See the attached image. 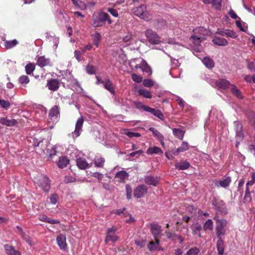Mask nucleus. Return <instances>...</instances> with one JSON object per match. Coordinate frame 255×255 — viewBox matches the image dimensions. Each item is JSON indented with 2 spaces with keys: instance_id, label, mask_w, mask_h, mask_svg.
<instances>
[{
  "instance_id": "ea45409f",
  "label": "nucleus",
  "mask_w": 255,
  "mask_h": 255,
  "mask_svg": "<svg viewBox=\"0 0 255 255\" xmlns=\"http://www.w3.org/2000/svg\"><path fill=\"white\" fill-rule=\"evenodd\" d=\"M30 80L28 76L22 75L18 78V82L23 87H26V85L29 82Z\"/></svg>"
},
{
  "instance_id": "603ef678",
  "label": "nucleus",
  "mask_w": 255,
  "mask_h": 255,
  "mask_svg": "<svg viewBox=\"0 0 255 255\" xmlns=\"http://www.w3.org/2000/svg\"><path fill=\"white\" fill-rule=\"evenodd\" d=\"M126 196L128 200L131 199L132 190L131 186L128 184L126 186Z\"/></svg>"
},
{
  "instance_id": "c85d7f7f",
  "label": "nucleus",
  "mask_w": 255,
  "mask_h": 255,
  "mask_svg": "<svg viewBox=\"0 0 255 255\" xmlns=\"http://www.w3.org/2000/svg\"><path fill=\"white\" fill-rule=\"evenodd\" d=\"M175 166L179 170H185L189 167L190 164L186 161H183L180 162H176Z\"/></svg>"
},
{
  "instance_id": "a18cd8bd",
  "label": "nucleus",
  "mask_w": 255,
  "mask_h": 255,
  "mask_svg": "<svg viewBox=\"0 0 255 255\" xmlns=\"http://www.w3.org/2000/svg\"><path fill=\"white\" fill-rule=\"evenodd\" d=\"M18 44V41L16 39L6 41L4 43L5 46L7 48H11Z\"/></svg>"
},
{
  "instance_id": "7c9ffc66",
  "label": "nucleus",
  "mask_w": 255,
  "mask_h": 255,
  "mask_svg": "<svg viewBox=\"0 0 255 255\" xmlns=\"http://www.w3.org/2000/svg\"><path fill=\"white\" fill-rule=\"evenodd\" d=\"M138 93L139 95L147 99H151L152 95L150 92L145 89L141 88L138 90Z\"/></svg>"
},
{
  "instance_id": "bb28decb",
  "label": "nucleus",
  "mask_w": 255,
  "mask_h": 255,
  "mask_svg": "<svg viewBox=\"0 0 255 255\" xmlns=\"http://www.w3.org/2000/svg\"><path fill=\"white\" fill-rule=\"evenodd\" d=\"M202 61L204 65L209 69H211L214 67L215 64L214 61L210 57H205Z\"/></svg>"
},
{
  "instance_id": "6e6d98bb",
  "label": "nucleus",
  "mask_w": 255,
  "mask_h": 255,
  "mask_svg": "<svg viewBox=\"0 0 255 255\" xmlns=\"http://www.w3.org/2000/svg\"><path fill=\"white\" fill-rule=\"evenodd\" d=\"M0 105L3 109L7 110L10 107V103L8 101L0 100Z\"/></svg>"
},
{
  "instance_id": "1a4fd4ad",
  "label": "nucleus",
  "mask_w": 255,
  "mask_h": 255,
  "mask_svg": "<svg viewBox=\"0 0 255 255\" xmlns=\"http://www.w3.org/2000/svg\"><path fill=\"white\" fill-rule=\"evenodd\" d=\"M145 35L147 39L151 43L156 44L160 41L159 36L151 29H147L145 31Z\"/></svg>"
},
{
  "instance_id": "20e7f679",
  "label": "nucleus",
  "mask_w": 255,
  "mask_h": 255,
  "mask_svg": "<svg viewBox=\"0 0 255 255\" xmlns=\"http://www.w3.org/2000/svg\"><path fill=\"white\" fill-rule=\"evenodd\" d=\"M133 62L136 63L135 65V69L139 68L143 73L147 74L148 75H151V69L144 60L142 58H136L134 59Z\"/></svg>"
},
{
  "instance_id": "79ce46f5",
  "label": "nucleus",
  "mask_w": 255,
  "mask_h": 255,
  "mask_svg": "<svg viewBox=\"0 0 255 255\" xmlns=\"http://www.w3.org/2000/svg\"><path fill=\"white\" fill-rule=\"evenodd\" d=\"M213 227V222L211 219L207 220L204 224L203 229L205 231H212Z\"/></svg>"
},
{
  "instance_id": "a878e982",
  "label": "nucleus",
  "mask_w": 255,
  "mask_h": 255,
  "mask_svg": "<svg viewBox=\"0 0 255 255\" xmlns=\"http://www.w3.org/2000/svg\"><path fill=\"white\" fill-rule=\"evenodd\" d=\"M212 41L215 44L219 46H226L228 44V41L226 39L220 37H215Z\"/></svg>"
},
{
  "instance_id": "c03bdc74",
  "label": "nucleus",
  "mask_w": 255,
  "mask_h": 255,
  "mask_svg": "<svg viewBox=\"0 0 255 255\" xmlns=\"http://www.w3.org/2000/svg\"><path fill=\"white\" fill-rule=\"evenodd\" d=\"M97 70V68L95 66L90 64H88L86 68L87 73L91 75L95 74Z\"/></svg>"
},
{
  "instance_id": "774afa93",
  "label": "nucleus",
  "mask_w": 255,
  "mask_h": 255,
  "mask_svg": "<svg viewBox=\"0 0 255 255\" xmlns=\"http://www.w3.org/2000/svg\"><path fill=\"white\" fill-rule=\"evenodd\" d=\"M248 67L251 70L255 71V61L249 62L248 63Z\"/></svg>"
},
{
  "instance_id": "680f3d73",
  "label": "nucleus",
  "mask_w": 255,
  "mask_h": 255,
  "mask_svg": "<svg viewBox=\"0 0 255 255\" xmlns=\"http://www.w3.org/2000/svg\"><path fill=\"white\" fill-rule=\"evenodd\" d=\"M92 176L97 178L99 181L102 180L103 178V175L99 172L93 173Z\"/></svg>"
},
{
  "instance_id": "49530a36",
  "label": "nucleus",
  "mask_w": 255,
  "mask_h": 255,
  "mask_svg": "<svg viewBox=\"0 0 255 255\" xmlns=\"http://www.w3.org/2000/svg\"><path fill=\"white\" fill-rule=\"evenodd\" d=\"M124 133L125 134L127 135L130 138L133 137H138L140 136V134L139 133L129 131L127 129L124 130Z\"/></svg>"
},
{
  "instance_id": "cd10ccee",
  "label": "nucleus",
  "mask_w": 255,
  "mask_h": 255,
  "mask_svg": "<svg viewBox=\"0 0 255 255\" xmlns=\"http://www.w3.org/2000/svg\"><path fill=\"white\" fill-rule=\"evenodd\" d=\"M69 160L65 156H61L59 158V160L57 163V165L60 168H64L69 164Z\"/></svg>"
},
{
  "instance_id": "dca6fc26",
  "label": "nucleus",
  "mask_w": 255,
  "mask_h": 255,
  "mask_svg": "<svg viewBox=\"0 0 255 255\" xmlns=\"http://www.w3.org/2000/svg\"><path fill=\"white\" fill-rule=\"evenodd\" d=\"M128 174L126 171L121 170L118 172L115 175V178L119 182H123L128 179Z\"/></svg>"
},
{
  "instance_id": "e433bc0d",
  "label": "nucleus",
  "mask_w": 255,
  "mask_h": 255,
  "mask_svg": "<svg viewBox=\"0 0 255 255\" xmlns=\"http://www.w3.org/2000/svg\"><path fill=\"white\" fill-rule=\"evenodd\" d=\"M146 153L148 154L162 153L161 149L157 146L150 147L147 149Z\"/></svg>"
},
{
  "instance_id": "58836bf2",
  "label": "nucleus",
  "mask_w": 255,
  "mask_h": 255,
  "mask_svg": "<svg viewBox=\"0 0 255 255\" xmlns=\"http://www.w3.org/2000/svg\"><path fill=\"white\" fill-rule=\"evenodd\" d=\"M239 19L236 21L237 26L239 27L241 31L246 32L248 29L247 24L246 23L241 21L240 18H239Z\"/></svg>"
},
{
  "instance_id": "ddd939ff",
  "label": "nucleus",
  "mask_w": 255,
  "mask_h": 255,
  "mask_svg": "<svg viewBox=\"0 0 255 255\" xmlns=\"http://www.w3.org/2000/svg\"><path fill=\"white\" fill-rule=\"evenodd\" d=\"M151 232L154 239H157L160 235L162 230L161 227L158 224H151L150 226Z\"/></svg>"
},
{
  "instance_id": "8fccbe9b",
  "label": "nucleus",
  "mask_w": 255,
  "mask_h": 255,
  "mask_svg": "<svg viewBox=\"0 0 255 255\" xmlns=\"http://www.w3.org/2000/svg\"><path fill=\"white\" fill-rule=\"evenodd\" d=\"M200 250L197 247H193L189 249L186 253V255H197Z\"/></svg>"
},
{
  "instance_id": "2f4dec72",
  "label": "nucleus",
  "mask_w": 255,
  "mask_h": 255,
  "mask_svg": "<svg viewBox=\"0 0 255 255\" xmlns=\"http://www.w3.org/2000/svg\"><path fill=\"white\" fill-rule=\"evenodd\" d=\"M17 228L19 231L23 239L27 242V243H28L29 245L32 246V244L30 237L28 236L25 233H24L22 231L21 227L17 226Z\"/></svg>"
},
{
  "instance_id": "5fc2aeb1",
  "label": "nucleus",
  "mask_w": 255,
  "mask_h": 255,
  "mask_svg": "<svg viewBox=\"0 0 255 255\" xmlns=\"http://www.w3.org/2000/svg\"><path fill=\"white\" fill-rule=\"evenodd\" d=\"M59 200V197L57 194H52L50 197V203L52 204L55 205Z\"/></svg>"
},
{
  "instance_id": "f3484780",
  "label": "nucleus",
  "mask_w": 255,
  "mask_h": 255,
  "mask_svg": "<svg viewBox=\"0 0 255 255\" xmlns=\"http://www.w3.org/2000/svg\"><path fill=\"white\" fill-rule=\"evenodd\" d=\"M189 148V144L187 142L183 141L181 146L178 148L173 149L172 153L174 155H177L178 153L182 152L188 150Z\"/></svg>"
},
{
  "instance_id": "b1692460",
  "label": "nucleus",
  "mask_w": 255,
  "mask_h": 255,
  "mask_svg": "<svg viewBox=\"0 0 255 255\" xmlns=\"http://www.w3.org/2000/svg\"><path fill=\"white\" fill-rule=\"evenodd\" d=\"M149 130L152 132L154 136L159 140L161 144L164 146V143L163 135L154 128H150Z\"/></svg>"
},
{
  "instance_id": "f704fd0d",
  "label": "nucleus",
  "mask_w": 255,
  "mask_h": 255,
  "mask_svg": "<svg viewBox=\"0 0 255 255\" xmlns=\"http://www.w3.org/2000/svg\"><path fill=\"white\" fill-rule=\"evenodd\" d=\"M219 240L217 242V247L218 251V254L220 255H222L224 253V246L223 241L222 240V238H218Z\"/></svg>"
},
{
  "instance_id": "bf43d9fd",
  "label": "nucleus",
  "mask_w": 255,
  "mask_h": 255,
  "mask_svg": "<svg viewBox=\"0 0 255 255\" xmlns=\"http://www.w3.org/2000/svg\"><path fill=\"white\" fill-rule=\"evenodd\" d=\"M131 78L133 81L136 83H140L142 80V77L136 74H132L131 75Z\"/></svg>"
},
{
  "instance_id": "9b49d317",
  "label": "nucleus",
  "mask_w": 255,
  "mask_h": 255,
  "mask_svg": "<svg viewBox=\"0 0 255 255\" xmlns=\"http://www.w3.org/2000/svg\"><path fill=\"white\" fill-rule=\"evenodd\" d=\"M0 123L7 127H13L16 125L18 122L16 120L14 119H9L8 117H2L0 119Z\"/></svg>"
},
{
  "instance_id": "a19ab883",
  "label": "nucleus",
  "mask_w": 255,
  "mask_h": 255,
  "mask_svg": "<svg viewBox=\"0 0 255 255\" xmlns=\"http://www.w3.org/2000/svg\"><path fill=\"white\" fill-rule=\"evenodd\" d=\"M211 1V2L209 4H211L212 8L218 10H220L222 0H212Z\"/></svg>"
},
{
  "instance_id": "9d476101",
  "label": "nucleus",
  "mask_w": 255,
  "mask_h": 255,
  "mask_svg": "<svg viewBox=\"0 0 255 255\" xmlns=\"http://www.w3.org/2000/svg\"><path fill=\"white\" fill-rule=\"evenodd\" d=\"M146 185L141 184L138 186L134 190L133 195L136 198H142L147 192Z\"/></svg>"
},
{
  "instance_id": "e2e57ef3",
  "label": "nucleus",
  "mask_w": 255,
  "mask_h": 255,
  "mask_svg": "<svg viewBox=\"0 0 255 255\" xmlns=\"http://www.w3.org/2000/svg\"><path fill=\"white\" fill-rule=\"evenodd\" d=\"M108 11L114 17H117L118 16V12L116 9L112 8H108Z\"/></svg>"
},
{
  "instance_id": "5701e85b",
  "label": "nucleus",
  "mask_w": 255,
  "mask_h": 255,
  "mask_svg": "<svg viewBox=\"0 0 255 255\" xmlns=\"http://www.w3.org/2000/svg\"><path fill=\"white\" fill-rule=\"evenodd\" d=\"M4 248L7 255H21L19 252L16 251L13 247L10 246L6 245Z\"/></svg>"
},
{
  "instance_id": "09e8293b",
  "label": "nucleus",
  "mask_w": 255,
  "mask_h": 255,
  "mask_svg": "<svg viewBox=\"0 0 255 255\" xmlns=\"http://www.w3.org/2000/svg\"><path fill=\"white\" fill-rule=\"evenodd\" d=\"M154 84V82L149 79H145L143 80L142 85L147 88H150L153 86Z\"/></svg>"
},
{
  "instance_id": "de8ad7c7",
  "label": "nucleus",
  "mask_w": 255,
  "mask_h": 255,
  "mask_svg": "<svg viewBox=\"0 0 255 255\" xmlns=\"http://www.w3.org/2000/svg\"><path fill=\"white\" fill-rule=\"evenodd\" d=\"M25 69L27 74H31L35 69V65L32 63H29L26 65Z\"/></svg>"
},
{
  "instance_id": "4be33fe9",
  "label": "nucleus",
  "mask_w": 255,
  "mask_h": 255,
  "mask_svg": "<svg viewBox=\"0 0 255 255\" xmlns=\"http://www.w3.org/2000/svg\"><path fill=\"white\" fill-rule=\"evenodd\" d=\"M47 86L49 90L55 91L59 88V83L56 79H51L48 81Z\"/></svg>"
},
{
  "instance_id": "7ed1b4c3",
  "label": "nucleus",
  "mask_w": 255,
  "mask_h": 255,
  "mask_svg": "<svg viewBox=\"0 0 255 255\" xmlns=\"http://www.w3.org/2000/svg\"><path fill=\"white\" fill-rule=\"evenodd\" d=\"M132 12L135 15L146 21H148L151 19V15L146 11V7L145 5H141L133 8Z\"/></svg>"
},
{
  "instance_id": "13d9d810",
  "label": "nucleus",
  "mask_w": 255,
  "mask_h": 255,
  "mask_svg": "<svg viewBox=\"0 0 255 255\" xmlns=\"http://www.w3.org/2000/svg\"><path fill=\"white\" fill-rule=\"evenodd\" d=\"M152 114L161 120H164V116L159 110L154 109Z\"/></svg>"
},
{
  "instance_id": "2eb2a0df",
  "label": "nucleus",
  "mask_w": 255,
  "mask_h": 255,
  "mask_svg": "<svg viewBox=\"0 0 255 255\" xmlns=\"http://www.w3.org/2000/svg\"><path fill=\"white\" fill-rule=\"evenodd\" d=\"M155 242L151 241L147 245V248L150 251H159L161 250L158 239H154Z\"/></svg>"
},
{
  "instance_id": "f257e3e1",
  "label": "nucleus",
  "mask_w": 255,
  "mask_h": 255,
  "mask_svg": "<svg viewBox=\"0 0 255 255\" xmlns=\"http://www.w3.org/2000/svg\"><path fill=\"white\" fill-rule=\"evenodd\" d=\"M106 20L109 24L112 22L108 13L104 12L95 13L92 16L91 24L94 27H100L105 24Z\"/></svg>"
},
{
  "instance_id": "4c0bfd02",
  "label": "nucleus",
  "mask_w": 255,
  "mask_h": 255,
  "mask_svg": "<svg viewBox=\"0 0 255 255\" xmlns=\"http://www.w3.org/2000/svg\"><path fill=\"white\" fill-rule=\"evenodd\" d=\"M231 90L232 94L239 99H242L243 96L241 91L234 85H231Z\"/></svg>"
},
{
  "instance_id": "393cba45",
  "label": "nucleus",
  "mask_w": 255,
  "mask_h": 255,
  "mask_svg": "<svg viewBox=\"0 0 255 255\" xmlns=\"http://www.w3.org/2000/svg\"><path fill=\"white\" fill-rule=\"evenodd\" d=\"M215 83L216 86L221 89H226L230 85L228 80L223 79L216 81Z\"/></svg>"
},
{
  "instance_id": "69168bd1",
  "label": "nucleus",
  "mask_w": 255,
  "mask_h": 255,
  "mask_svg": "<svg viewBox=\"0 0 255 255\" xmlns=\"http://www.w3.org/2000/svg\"><path fill=\"white\" fill-rule=\"evenodd\" d=\"M135 220L133 218L131 215H128L125 219V221L128 223H132L134 222Z\"/></svg>"
},
{
  "instance_id": "4468645a",
  "label": "nucleus",
  "mask_w": 255,
  "mask_h": 255,
  "mask_svg": "<svg viewBox=\"0 0 255 255\" xmlns=\"http://www.w3.org/2000/svg\"><path fill=\"white\" fill-rule=\"evenodd\" d=\"M231 181V178L229 177H226L222 178V179L216 181L215 184L216 186H221L224 188H226L229 186Z\"/></svg>"
},
{
  "instance_id": "4d7b16f0",
  "label": "nucleus",
  "mask_w": 255,
  "mask_h": 255,
  "mask_svg": "<svg viewBox=\"0 0 255 255\" xmlns=\"http://www.w3.org/2000/svg\"><path fill=\"white\" fill-rule=\"evenodd\" d=\"M255 182L253 179H252V180H250L247 182L246 194H245L246 198L248 197L250 195V194L249 189V186H252L254 184Z\"/></svg>"
},
{
  "instance_id": "0eeeda50",
  "label": "nucleus",
  "mask_w": 255,
  "mask_h": 255,
  "mask_svg": "<svg viewBox=\"0 0 255 255\" xmlns=\"http://www.w3.org/2000/svg\"><path fill=\"white\" fill-rule=\"evenodd\" d=\"M117 229L116 227H112L108 228L107 230V236L105 239L106 243L109 242H116L119 240V237L116 235Z\"/></svg>"
},
{
  "instance_id": "412c9836",
  "label": "nucleus",
  "mask_w": 255,
  "mask_h": 255,
  "mask_svg": "<svg viewBox=\"0 0 255 255\" xmlns=\"http://www.w3.org/2000/svg\"><path fill=\"white\" fill-rule=\"evenodd\" d=\"M104 86L111 94H115V86L111 80L107 79L104 82Z\"/></svg>"
},
{
  "instance_id": "052dcab7",
  "label": "nucleus",
  "mask_w": 255,
  "mask_h": 255,
  "mask_svg": "<svg viewBox=\"0 0 255 255\" xmlns=\"http://www.w3.org/2000/svg\"><path fill=\"white\" fill-rule=\"evenodd\" d=\"M177 99H176V101L177 102L179 105L182 108H183L185 106V103L184 100L180 97L177 96Z\"/></svg>"
},
{
  "instance_id": "f03ea898",
  "label": "nucleus",
  "mask_w": 255,
  "mask_h": 255,
  "mask_svg": "<svg viewBox=\"0 0 255 255\" xmlns=\"http://www.w3.org/2000/svg\"><path fill=\"white\" fill-rule=\"evenodd\" d=\"M214 219L216 221L215 230L217 237L222 238L226 234L228 222L226 220L218 219L217 217H215Z\"/></svg>"
},
{
  "instance_id": "3c124183",
  "label": "nucleus",
  "mask_w": 255,
  "mask_h": 255,
  "mask_svg": "<svg viewBox=\"0 0 255 255\" xmlns=\"http://www.w3.org/2000/svg\"><path fill=\"white\" fill-rule=\"evenodd\" d=\"M73 3L81 9H84L86 7V4L79 0H73Z\"/></svg>"
},
{
  "instance_id": "a211bd4d",
  "label": "nucleus",
  "mask_w": 255,
  "mask_h": 255,
  "mask_svg": "<svg viewBox=\"0 0 255 255\" xmlns=\"http://www.w3.org/2000/svg\"><path fill=\"white\" fill-rule=\"evenodd\" d=\"M77 165L79 168L81 169H85L91 167L92 166V163L89 164L87 163L86 159L82 158H79L77 159Z\"/></svg>"
},
{
  "instance_id": "39448f33",
  "label": "nucleus",
  "mask_w": 255,
  "mask_h": 255,
  "mask_svg": "<svg viewBox=\"0 0 255 255\" xmlns=\"http://www.w3.org/2000/svg\"><path fill=\"white\" fill-rule=\"evenodd\" d=\"M59 108L58 106H55L52 107L49 113L48 122L49 123H56L59 118Z\"/></svg>"
},
{
  "instance_id": "0e129e2a",
  "label": "nucleus",
  "mask_w": 255,
  "mask_h": 255,
  "mask_svg": "<svg viewBox=\"0 0 255 255\" xmlns=\"http://www.w3.org/2000/svg\"><path fill=\"white\" fill-rule=\"evenodd\" d=\"M234 125L235 126L236 132L241 131L242 130V126L239 122H235L234 123Z\"/></svg>"
},
{
  "instance_id": "864d4df0",
  "label": "nucleus",
  "mask_w": 255,
  "mask_h": 255,
  "mask_svg": "<svg viewBox=\"0 0 255 255\" xmlns=\"http://www.w3.org/2000/svg\"><path fill=\"white\" fill-rule=\"evenodd\" d=\"M201 227L200 225H196L192 227V231L194 235H197L198 237L200 236V230Z\"/></svg>"
},
{
  "instance_id": "6e6552de",
  "label": "nucleus",
  "mask_w": 255,
  "mask_h": 255,
  "mask_svg": "<svg viewBox=\"0 0 255 255\" xmlns=\"http://www.w3.org/2000/svg\"><path fill=\"white\" fill-rule=\"evenodd\" d=\"M83 117L81 116L76 122L74 131L71 133V136L73 138H76L80 136L81 132L82 131V128L83 125Z\"/></svg>"
},
{
  "instance_id": "c9c22d12",
  "label": "nucleus",
  "mask_w": 255,
  "mask_h": 255,
  "mask_svg": "<svg viewBox=\"0 0 255 255\" xmlns=\"http://www.w3.org/2000/svg\"><path fill=\"white\" fill-rule=\"evenodd\" d=\"M105 160L104 158L97 156L94 159V163L96 167H102L105 163Z\"/></svg>"
},
{
  "instance_id": "f8f14e48",
  "label": "nucleus",
  "mask_w": 255,
  "mask_h": 255,
  "mask_svg": "<svg viewBox=\"0 0 255 255\" xmlns=\"http://www.w3.org/2000/svg\"><path fill=\"white\" fill-rule=\"evenodd\" d=\"M57 243L62 250H65L67 248L66 238V236L63 234H60L57 236L56 238Z\"/></svg>"
},
{
  "instance_id": "6ab92c4d",
  "label": "nucleus",
  "mask_w": 255,
  "mask_h": 255,
  "mask_svg": "<svg viewBox=\"0 0 255 255\" xmlns=\"http://www.w3.org/2000/svg\"><path fill=\"white\" fill-rule=\"evenodd\" d=\"M217 33L223 36H226L232 38H236L238 37V34L235 31L230 29H225L217 32Z\"/></svg>"
},
{
  "instance_id": "c756f323",
  "label": "nucleus",
  "mask_w": 255,
  "mask_h": 255,
  "mask_svg": "<svg viewBox=\"0 0 255 255\" xmlns=\"http://www.w3.org/2000/svg\"><path fill=\"white\" fill-rule=\"evenodd\" d=\"M172 131L175 137L180 139H183L185 131L180 128H174L172 129Z\"/></svg>"
},
{
  "instance_id": "473e14b6",
  "label": "nucleus",
  "mask_w": 255,
  "mask_h": 255,
  "mask_svg": "<svg viewBox=\"0 0 255 255\" xmlns=\"http://www.w3.org/2000/svg\"><path fill=\"white\" fill-rule=\"evenodd\" d=\"M49 63V59L45 58L44 56H41L38 58L37 64L41 67L47 65Z\"/></svg>"
},
{
  "instance_id": "aec40b11",
  "label": "nucleus",
  "mask_w": 255,
  "mask_h": 255,
  "mask_svg": "<svg viewBox=\"0 0 255 255\" xmlns=\"http://www.w3.org/2000/svg\"><path fill=\"white\" fill-rule=\"evenodd\" d=\"M144 182L148 185L156 186L159 182V179L152 176H147L145 177Z\"/></svg>"
},
{
  "instance_id": "423d86ee",
  "label": "nucleus",
  "mask_w": 255,
  "mask_h": 255,
  "mask_svg": "<svg viewBox=\"0 0 255 255\" xmlns=\"http://www.w3.org/2000/svg\"><path fill=\"white\" fill-rule=\"evenodd\" d=\"M35 182L45 192L49 191L50 189V182L49 179L47 176L41 175Z\"/></svg>"
},
{
  "instance_id": "37998d69",
  "label": "nucleus",
  "mask_w": 255,
  "mask_h": 255,
  "mask_svg": "<svg viewBox=\"0 0 255 255\" xmlns=\"http://www.w3.org/2000/svg\"><path fill=\"white\" fill-rule=\"evenodd\" d=\"M94 44L97 47L99 46V42L101 39V34L97 32L92 35Z\"/></svg>"
},
{
  "instance_id": "338daca9",
  "label": "nucleus",
  "mask_w": 255,
  "mask_h": 255,
  "mask_svg": "<svg viewBox=\"0 0 255 255\" xmlns=\"http://www.w3.org/2000/svg\"><path fill=\"white\" fill-rule=\"evenodd\" d=\"M75 178L72 176H66L64 179V182L65 183L73 182L75 181Z\"/></svg>"
},
{
  "instance_id": "72a5a7b5",
  "label": "nucleus",
  "mask_w": 255,
  "mask_h": 255,
  "mask_svg": "<svg viewBox=\"0 0 255 255\" xmlns=\"http://www.w3.org/2000/svg\"><path fill=\"white\" fill-rule=\"evenodd\" d=\"M190 39L195 45H198L205 39V37L204 36L193 35Z\"/></svg>"
}]
</instances>
